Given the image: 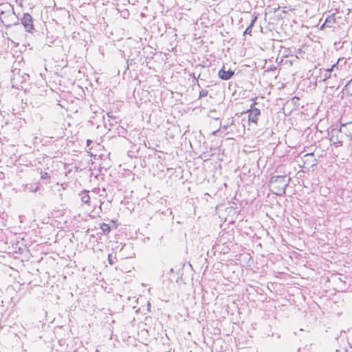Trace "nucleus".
Segmentation results:
<instances>
[{"label": "nucleus", "mask_w": 352, "mask_h": 352, "mask_svg": "<svg viewBox=\"0 0 352 352\" xmlns=\"http://www.w3.org/2000/svg\"><path fill=\"white\" fill-rule=\"evenodd\" d=\"M0 23L6 28L19 25V18L11 4L3 3L0 6Z\"/></svg>", "instance_id": "nucleus-1"}, {"label": "nucleus", "mask_w": 352, "mask_h": 352, "mask_svg": "<svg viewBox=\"0 0 352 352\" xmlns=\"http://www.w3.org/2000/svg\"><path fill=\"white\" fill-rule=\"evenodd\" d=\"M289 182L290 177H288L286 175H275L270 178V184L275 195L282 196L285 193Z\"/></svg>", "instance_id": "nucleus-2"}, {"label": "nucleus", "mask_w": 352, "mask_h": 352, "mask_svg": "<svg viewBox=\"0 0 352 352\" xmlns=\"http://www.w3.org/2000/svg\"><path fill=\"white\" fill-rule=\"evenodd\" d=\"M21 21L26 32H32L34 30L33 19L32 16L29 13L23 14V16L21 19Z\"/></svg>", "instance_id": "nucleus-3"}, {"label": "nucleus", "mask_w": 352, "mask_h": 352, "mask_svg": "<svg viewBox=\"0 0 352 352\" xmlns=\"http://www.w3.org/2000/svg\"><path fill=\"white\" fill-rule=\"evenodd\" d=\"M247 113H248V121L256 124L258 116L261 114L260 109L252 107L250 109L247 111Z\"/></svg>", "instance_id": "nucleus-4"}, {"label": "nucleus", "mask_w": 352, "mask_h": 352, "mask_svg": "<svg viewBox=\"0 0 352 352\" xmlns=\"http://www.w3.org/2000/svg\"><path fill=\"white\" fill-rule=\"evenodd\" d=\"M234 71L231 69L226 71L224 67L221 68L218 72V76L223 80H230L234 76Z\"/></svg>", "instance_id": "nucleus-5"}, {"label": "nucleus", "mask_w": 352, "mask_h": 352, "mask_svg": "<svg viewBox=\"0 0 352 352\" xmlns=\"http://www.w3.org/2000/svg\"><path fill=\"white\" fill-rule=\"evenodd\" d=\"M336 22V18H335V14H332L331 15H329L325 21H324V23L322 25L321 28H323V26L324 25H327V27H332L333 25Z\"/></svg>", "instance_id": "nucleus-6"}, {"label": "nucleus", "mask_w": 352, "mask_h": 352, "mask_svg": "<svg viewBox=\"0 0 352 352\" xmlns=\"http://www.w3.org/2000/svg\"><path fill=\"white\" fill-rule=\"evenodd\" d=\"M80 199L82 202L89 205L90 203V197L89 195V191L87 190H83L80 194Z\"/></svg>", "instance_id": "nucleus-7"}, {"label": "nucleus", "mask_w": 352, "mask_h": 352, "mask_svg": "<svg viewBox=\"0 0 352 352\" xmlns=\"http://www.w3.org/2000/svg\"><path fill=\"white\" fill-rule=\"evenodd\" d=\"M256 19H257V17L254 16L252 19L250 24L247 27V28L245 29V30L243 32V34H250L251 33L252 27L254 26V24L255 21H256Z\"/></svg>", "instance_id": "nucleus-8"}, {"label": "nucleus", "mask_w": 352, "mask_h": 352, "mask_svg": "<svg viewBox=\"0 0 352 352\" xmlns=\"http://www.w3.org/2000/svg\"><path fill=\"white\" fill-rule=\"evenodd\" d=\"M100 228L104 234H107L111 231V228L109 224L102 223L100 226Z\"/></svg>", "instance_id": "nucleus-9"}, {"label": "nucleus", "mask_w": 352, "mask_h": 352, "mask_svg": "<svg viewBox=\"0 0 352 352\" xmlns=\"http://www.w3.org/2000/svg\"><path fill=\"white\" fill-rule=\"evenodd\" d=\"M335 66L336 65H333L331 68L327 69L324 71L323 80H326L327 79H329L331 77V72Z\"/></svg>", "instance_id": "nucleus-10"}, {"label": "nucleus", "mask_w": 352, "mask_h": 352, "mask_svg": "<svg viewBox=\"0 0 352 352\" xmlns=\"http://www.w3.org/2000/svg\"><path fill=\"white\" fill-rule=\"evenodd\" d=\"M26 189L29 191V192H36L38 189V185L36 184V185H30V186H26Z\"/></svg>", "instance_id": "nucleus-11"}, {"label": "nucleus", "mask_w": 352, "mask_h": 352, "mask_svg": "<svg viewBox=\"0 0 352 352\" xmlns=\"http://www.w3.org/2000/svg\"><path fill=\"white\" fill-rule=\"evenodd\" d=\"M189 76L190 77H192L193 78V80H195L196 81V82L197 84V86L200 87L199 81H198V79L200 77V74H198L197 76H196V74L195 73H191V74H189Z\"/></svg>", "instance_id": "nucleus-12"}, {"label": "nucleus", "mask_w": 352, "mask_h": 352, "mask_svg": "<svg viewBox=\"0 0 352 352\" xmlns=\"http://www.w3.org/2000/svg\"><path fill=\"white\" fill-rule=\"evenodd\" d=\"M107 117H108V122H109V124H110V125H113V123H111V122H110V119H113V120H115V122H116V123H117V122H117V120H117V118H116V116H113L112 114H111L110 113H107Z\"/></svg>", "instance_id": "nucleus-13"}, {"label": "nucleus", "mask_w": 352, "mask_h": 352, "mask_svg": "<svg viewBox=\"0 0 352 352\" xmlns=\"http://www.w3.org/2000/svg\"><path fill=\"white\" fill-rule=\"evenodd\" d=\"M41 177L42 179H50V175L47 172H41Z\"/></svg>", "instance_id": "nucleus-14"}, {"label": "nucleus", "mask_w": 352, "mask_h": 352, "mask_svg": "<svg viewBox=\"0 0 352 352\" xmlns=\"http://www.w3.org/2000/svg\"><path fill=\"white\" fill-rule=\"evenodd\" d=\"M208 90H206V89H201L199 91V98H201L206 97L208 95Z\"/></svg>", "instance_id": "nucleus-15"}, {"label": "nucleus", "mask_w": 352, "mask_h": 352, "mask_svg": "<svg viewBox=\"0 0 352 352\" xmlns=\"http://www.w3.org/2000/svg\"><path fill=\"white\" fill-rule=\"evenodd\" d=\"M108 261H109V264H110V265H113V264H114V263H115V262H114V261H113V259L112 254H109L108 255Z\"/></svg>", "instance_id": "nucleus-16"}, {"label": "nucleus", "mask_w": 352, "mask_h": 352, "mask_svg": "<svg viewBox=\"0 0 352 352\" xmlns=\"http://www.w3.org/2000/svg\"><path fill=\"white\" fill-rule=\"evenodd\" d=\"M305 156V157H309V156H311V157H312V156H314V153H308V154H306Z\"/></svg>", "instance_id": "nucleus-17"}, {"label": "nucleus", "mask_w": 352, "mask_h": 352, "mask_svg": "<svg viewBox=\"0 0 352 352\" xmlns=\"http://www.w3.org/2000/svg\"><path fill=\"white\" fill-rule=\"evenodd\" d=\"M102 113V119L104 120V124H106V120H105L104 114L103 113Z\"/></svg>", "instance_id": "nucleus-18"}, {"label": "nucleus", "mask_w": 352, "mask_h": 352, "mask_svg": "<svg viewBox=\"0 0 352 352\" xmlns=\"http://www.w3.org/2000/svg\"><path fill=\"white\" fill-rule=\"evenodd\" d=\"M311 349V345H309V346H306L305 349H307V351H309Z\"/></svg>", "instance_id": "nucleus-19"}, {"label": "nucleus", "mask_w": 352, "mask_h": 352, "mask_svg": "<svg viewBox=\"0 0 352 352\" xmlns=\"http://www.w3.org/2000/svg\"><path fill=\"white\" fill-rule=\"evenodd\" d=\"M91 140H87V146H89V144H91Z\"/></svg>", "instance_id": "nucleus-20"}, {"label": "nucleus", "mask_w": 352, "mask_h": 352, "mask_svg": "<svg viewBox=\"0 0 352 352\" xmlns=\"http://www.w3.org/2000/svg\"><path fill=\"white\" fill-rule=\"evenodd\" d=\"M125 247H126V245H124V246L122 247V248H121V250H120V251L123 250V249H124Z\"/></svg>", "instance_id": "nucleus-21"}, {"label": "nucleus", "mask_w": 352, "mask_h": 352, "mask_svg": "<svg viewBox=\"0 0 352 352\" xmlns=\"http://www.w3.org/2000/svg\"><path fill=\"white\" fill-rule=\"evenodd\" d=\"M96 352H98V349H96Z\"/></svg>", "instance_id": "nucleus-22"}]
</instances>
